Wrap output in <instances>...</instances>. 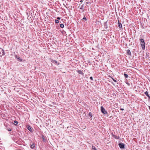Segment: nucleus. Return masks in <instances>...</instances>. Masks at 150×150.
I'll use <instances>...</instances> for the list:
<instances>
[{"mask_svg": "<svg viewBox=\"0 0 150 150\" xmlns=\"http://www.w3.org/2000/svg\"><path fill=\"white\" fill-rule=\"evenodd\" d=\"M139 41L140 42V44L142 49L143 50H145V43L144 42V40L142 38L139 39Z\"/></svg>", "mask_w": 150, "mask_h": 150, "instance_id": "1", "label": "nucleus"}, {"mask_svg": "<svg viewBox=\"0 0 150 150\" xmlns=\"http://www.w3.org/2000/svg\"><path fill=\"white\" fill-rule=\"evenodd\" d=\"M100 110L101 112L104 114H107V112L105 110V109L103 106H101V107Z\"/></svg>", "mask_w": 150, "mask_h": 150, "instance_id": "2", "label": "nucleus"}, {"mask_svg": "<svg viewBox=\"0 0 150 150\" xmlns=\"http://www.w3.org/2000/svg\"><path fill=\"white\" fill-rule=\"evenodd\" d=\"M119 145L120 148L122 149L125 147V145L124 144L122 143H119Z\"/></svg>", "mask_w": 150, "mask_h": 150, "instance_id": "3", "label": "nucleus"}, {"mask_svg": "<svg viewBox=\"0 0 150 150\" xmlns=\"http://www.w3.org/2000/svg\"><path fill=\"white\" fill-rule=\"evenodd\" d=\"M27 129L31 132H33V130L31 127L29 125L27 126Z\"/></svg>", "mask_w": 150, "mask_h": 150, "instance_id": "4", "label": "nucleus"}, {"mask_svg": "<svg viewBox=\"0 0 150 150\" xmlns=\"http://www.w3.org/2000/svg\"><path fill=\"white\" fill-rule=\"evenodd\" d=\"M54 64H56V65H58L59 64V63H58L57 61L56 60H52L51 61Z\"/></svg>", "mask_w": 150, "mask_h": 150, "instance_id": "5", "label": "nucleus"}, {"mask_svg": "<svg viewBox=\"0 0 150 150\" xmlns=\"http://www.w3.org/2000/svg\"><path fill=\"white\" fill-rule=\"evenodd\" d=\"M144 94L148 97V98L150 99V96L149 94V92L147 91H146L144 92Z\"/></svg>", "mask_w": 150, "mask_h": 150, "instance_id": "6", "label": "nucleus"}, {"mask_svg": "<svg viewBox=\"0 0 150 150\" xmlns=\"http://www.w3.org/2000/svg\"><path fill=\"white\" fill-rule=\"evenodd\" d=\"M118 26L119 28H122V24L120 23L119 22V21H118Z\"/></svg>", "mask_w": 150, "mask_h": 150, "instance_id": "7", "label": "nucleus"}, {"mask_svg": "<svg viewBox=\"0 0 150 150\" xmlns=\"http://www.w3.org/2000/svg\"><path fill=\"white\" fill-rule=\"evenodd\" d=\"M112 136L116 139H119L120 138L119 136H117L112 134Z\"/></svg>", "mask_w": 150, "mask_h": 150, "instance_id": "8", "label": "nucleus"}, {"mask_svg": "<svg viewBox=\"0 0 150 150\" xmlns=\"http://www.w3.org/2000/svg\"><path fill=\"white\" fill-rule=\"evenodd\" d=\"M77 72L79 74H83V73L81 70H77Z\"/></svg>", "mask_w": 150, "mask_h": 150, "instance_id": "9", "label": "nucleus"}, {"mask_svg": "<svg viewBox=\"0 0 150 150\" xmlns=\"http://www.w3.org/2000/svg\"><path fill=\"white\" fill-rule=\"evenodd\" d=\"M127 53L129 55H130L131 54V52L129 50H127Z\"/></svg>", "mask_w": 150, "mask_h": 150, "instance_id": "10", "label": "nucleus"}, {"mask_svg": "<svg viewBox=\"0 0 150 150\" xmlns=\"http://www.w3.org/2000/svg\"><path fill=\"white\" fill-rule=\"evenodd\" d=\"M18 123V122L16 120H15L13 124L14 125H16Z\"/></svg>", "mask_w": 150, "mask_h": 150, "instance_id": "11", "label": "nucleus"}, {"mask_svg": "<svg viewBox=\"0 0 150 150\" xmlns=\"http://www.w3.org/2000/svg\"><path fill=\"white\" fill-rule=\"evenodd\" d=\"M35 145L34 144H32L31 145H30V147L32 149H34L35 148Z\"/></svg>", "mask_w": 150, "mask_h": 150, "instance_id": "12", "label": "nucleus"}, {"mask_svg": "<svg viewBox=\"0 0 150 150\" xmlns=\"http://www.w3.org/2000/svg\"><path fill=\"white\" fill-rule=\"evenodd\" d=\"M80 9L82 10H83V11H84L83 4L81 6Z\"/></svg>", "mask_w": 150, "mask_h": 150, "instance_id": "13", "label": "nucleus"}, {"mask_svg": "<svg viewBox=\"0 0 150 150\" xmlns=\"http://www.w3.org/2000/svg\"><path fill=\"white\" fill-rule=\"evenodd\" d=\"M92 150H97L95 148L94 146H93L92 147Z\"/></svg>", "mask_w": 150, "mask_h": 150, "instance_id": "14", "label": "nucleus"}, {"mask_svg": "<svg viewBox=\"0 0 150 150\" xmlns=\"http://www.w3.org/2000/svg\"><path fill=\"white\" fill-rule=\"evenodd\" d=\"M124 76H125V78H128V75L127 74H126L125 73H124Z\"/></svg>", "mask_w": 150, "mask_h": 150, "instance_id": "15", "label": "nucleus"}, {"mask_svg": "<svg viewBox=\"0 0 150 150\" xmlns=\"http://www.w3.org/2000/svg\"><path fill=\"white\" fill-rule=\"evenodd\" d=\"M88 115L89 116H90L91 117H92V113L91 112H90L88 114Z\"/></svg>", "mask_w": 150, "mask_h": 150, "instance_id": "16", "label": "nucleus"}, {"mask_svg": "<svg viewBox=\"0 0 150 150\" xmlns=\"http://www.w3.org/2000/svg\"><path fill=\"white\" fill-rule=\"evenodd\" d=\"M60 26L61 28H63L64 27V25L63 24H61L60 25Z\"/></svg>", "mask_w": 150, "mask_h": 150, "instance_id": "17", "label": "nucleus"}, {"mask_svg": "<svg viewBox=\"0 0 150 150\" xmlns=\"http://www.w3.org/2000/svg\"><path fill=\"white\" fill-rule=\"evenodd\" d=\"M17 59H18V61L20 62H21L22 60V59L19 57Z\"/></svg>", "mask_w": 150, "mask_h": 150, "instance_id": "18", "label": "nucleus"}, {"mask_svg": "<svg viewBox=\"0 0 150 150\" xmlns=\"http://www.w3.org/2000/svg\"><path fill=\"white\" fill-rule=\"evenodd\" d=\"M7 129L8 131H11V128L9 127H7Z\"/></svg>", "mask_w": 150, "mask_h": 150, "instance_id": "19", "label": "nucleus"}, {"mask_svg": "<svg viewBox=\"0 0 150 150\" xmlns=\"http://www.w3.org/2000/svg\"><path fill=\"white\" fill-rule=\"evenodd\" d=\"M55 22L56 23H57L59 22V21L58 20H55Z\"/></svg>", "mask_w": 150, "mask_h": 150, "instance_id": "20", "label": "nucleus"}, {"mask_svg": "<svg viewBox=\"0 0 150 150\" xmlns=\"http://www.w3.org/2000/svg\"><path fill=\"white\" fill-rule=\"evenodd\" d=\"M112 79L114 82H115V83H116L117 82V81L116 80H115L114 79H113V78H112Z\"/></svg>", "mask_w": 150, "mask_h": 150, "instance_id": "21", "label": "nucleus"}, {"mask_svg": "<svg viewBox=\"0 0 150 150\" xmlns=\"http://www.w3.org/2000/svg\"><path fill=\"white\" fill-rule=\"evenodd\" d=\"M83 19L85 20V21H87V19L85 17H84L83 18Z\"/></svg>", "mask_w": 150, "mask_h": 150, "instance_id": "22", "label": "nucleus"}, {"mask_svg": "<svg viewBox=\"0 0 150 150\" xmlns=\"http://www.w3.org/2000/svg\"><path fill=\"white\" fill-rule=\"evenodd\" d=\"M90 79H91L92 81L93 80V77L92 76H91V77H90Z\"/></svg>", "mask_w": 150, "mask_h": 150, "instance_id": "23", "label": "nucleus"}, {"mask_svg": "<svg viewBox=\"0 0 150 150\" xmlns=\"http://www.w3.org/2000/svg\"><path fill=\"white\" fill-rule=\"evenodd\" d=\"M57 19L58 20H60L61 19V18L60 17H58L57 18Z\"/></svg>", "mask_w": 150, "mask_h": 150, "instance_id": "24", "label": "nucleus"}, {"mask_svg": "<svg viewBox=\"0 0 150 150\" xmlns=\"http://www.w3.org/2000/svg\"><path fill=\"white\" fill-rule=\"evenodd\" d=\"M120 110H124V109L123 108H120Z\"/></svg>", "mask_w": 150, "mask_h": 150, "instance_id": "25", "label": "nucleus"}, {"mask_svg": "<svg viewBox=\"0 0 150 150\" xmlns=\"http://www.w3.org/2000/svg\"><path fill=\"white\" fill-rule=\"evenodd\" d=\"M127 83V84L128 85H129V83H128L127 82V83Z\"/></svg>", "mask_w": 150, "mask_h": 150, "instance_id": "26", "label": "nucleus"}, {"mask_svg": "<svg viewBox=\"0 0 150 150\" xmlns=\"http://www.w3.org/2000/svg\"><path fill=\"white\" fill-rule=\"evenodd\" d=\"M15 57H16V58H18L17 57V55H16V56H15Z\"/></svg>", "mask_w": 150, "mask_h": 150, "instance_id": "27", "label": "nucleus"}, {"mask_svg": "<svg viewBox=\"0 0 150 150\" xmlns=\"http://www.w3.org/2000/svg\"><path fill=\"white\" fill-rule=\"evenodd\" d=\"M5 53H4V54H3V55H5Z\"/></svg>", "mask_w": 150, "mask_h": 150, "instance_id": "28", "label": "nucleus"}, {"mask_svg": "<svg viewBox=\"0 0 150 150\" xmlns=\"http://www.w3.org/2000/svg\"><path fill=\"white\" fill-rule=\"evenodd\" d=\"M2 51H3L4 52V51L3 50H2Z\"/></svg>", "mask_w": 150, "mask_h": 150, "instance_id": "29", "label": "nucleus"}, {"mask_svg": "<svg viewBox=\"0 0 150 150\" xmlns=\"http://www.w3.org/2000/svg\"><path fill=\"white\" fill-rule=\"evenodd\" d=\"M88 4V2H87L86 4Z\"/></svg>", "mask_w": 150, "mask_h": 150, "instance_id": "30", "label": "nucleus"}]
</instances>
